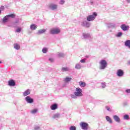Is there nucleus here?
<instances>
[{
	"instance_id": "obj_5",
	"label": "nucleus",
	"mask_w": 130,
	"mask_h": 130,
	"mask_svg": "<svg viewBox=\"0 0 130 130\" xmlns=\"http://www.w3.org/2000/svg\"><path fill=\"white\" fill-rule=\"evenodd\" d=\"M97 16V13L93 12L92 15H89L87 17V20L88 22H92V21H94L95 19H96V17Z\"/></svg>"
},
{
	"instance_id": "obj_20",
	"label": "nucleus",
	"mask_w": 130,
	"mask_h": 130,
	"mask_svg": "<svg viewBox=\"0 0 130 130\" xmlns=\"http://www.w3.org/2000/svg\"><path fill=\"white\" fill-rule=\"evenodd\" d=\"M61 71L63 73L64 72H70V71H71V69L70 67H62Z\"/></svg>"
},
{
	"instance_id": "obj_48",
	"label": "nucleus",
	"mask_w": 130,
	"mask_h": 130,
	"mask_svg": "<svg viewBox=\"0 0 130 130\" xmlns=\"http://www.w3.org/2000/svg\"><path fill=\"white\" fill-rule=\"evenodd\" d=\"M86 57L87 58H89V56H86Z\"/></svg>"
},
{
	"instance_id": "obj_23",
	"label": "nucleus",
	"mask_w": 130,
	"mask_h": 130,
	"mask_svg": "<svg viewBox=\"0 0 130 130\" xmlns=\"http://www.w3.org/2000/svg\"><path fill=\"white\" fill-rule=\"evenodd\" d=\"M107 26L108 28H115V23H108Z\"/></svg>"
},
{
	"instance_id": "obj_37",
	"label": "nucleus",
	"mask_w": 130,
	"mask_h": 130,
	"mask_svg": "<svg viewBox=\"0 0 130 130\" xmlns=\"http://www.w3.org/2000/svg\"><path fill=\"white\" fill-rule=\"evenodd\" d=\"M71 98H73V99H77L78 98V96L76 94H71Z\"/></svg>"
},
{
	"instance_id": "obj_12",
	"label": "nucleus",
	"mask_w": 130,
	"mask_h": 130,
	"mask_svg": "<svg viewBox=\"0 0 130 130\" xmlns=\"http://www.w3.org/2000/svg\"><path fill=\"white\" fill-rule=\"evenodd\" d=\"M116 75L118 77H122L124 75V73L121 69H119L117 71Z\"/></svg>"
},
{
	"instance_id": "obj_32",
	"label": "nucleus",
	"mask_w": 130,
	"mask_h": 130,
	"mask_svg": "<svg viewBox=\"0 0 130 130\" xmlns=\"http://www.w3.org/2000/svg\"><path fill=\"white\" fill-rule=\"evenodd\" d=\"M101 87L103 88V89H104V88L106 87V83L105 82H102L101 83Z\"/></svg>"
},
{
	"instance_id": "obj_41",
	"label": "nucleus",
	"mask_w": 130,
	"mask_h": 130,
	"mask_svg": "<svg viewBox=\"0 0 130 130\" xmlns=\"http://www.w3.org/2000/svg\"><path fill=\"white\" fill-rule=\"evenodd\" d=\"M125 93L127 94H130V89H126L125 90Z\"/></svg>"
},
{
	"instance_id": "obj_14",
	"label": "nucleus",
	"mask_w": 130,
	"mask_h": 130,
	"mask_svg": "<svg viewBox=\"0 0 130 130\" xmlns=\"http://www.w3.org/2000/svg\"><path fill=\"white\" fill-rule=\"evenodd\" d=\"M89 4L90 6H98L99 5L97 1H94V0H90Z\"/></svg>"
},
{
	"instance_id": "obj_2",
	"label": "nucleus",
	"mask_w": 130,
	"mask_h": 130,
	"mask_svg": "<svg viewBox=\"0 0 130 130\" xmlns=\"http://www.w3.org/2000/svg\"><path fill=\"white\" fill-rule=\"evenodd\" d=\"M15 17H16V15L14 14H11L6 15L2 19V23L3 24H6V23H8V22H9V20H10V18H11L12 19H14Z\"/></svg>"
},
{
	"instance_id": "obj_29",
	"label": "nucleus",
	"mask_w": 130,
	"mask_h": 130,
	"mask_svg": "<svg viewBox=\"0 0 130 130\" xmlns=\"http://www.w3.org/2000/svg\"><path fill=\"white\" fill-rule=\"evenodd\" d=\"M42 52L43 53H46L48 52V48L44 47L42 49Z\"/></svg>"
},
{
	"instance_id": "obj_35",
	"label": "nucleus",
	"mask_w": 130,
	"mask_h": 130,
	"mask_svg": "<svg viewBox=\"0 0 130 130\" xmlns=\"http://www.w3.org/2000/svg\"><path fill=\"white\" fill-rule=\"evenodd\" d=\"M116 36V37H121V36H122V32H118Z\"/></svg>"
},
{
	"instance_id": "obj_46",
	"label": "nucleus",
	"mask_w": 130,
	"mask_h": 130,
	"mask_svg": "<svg viewBox=\"0 0 130 130\" xmlns=\"http://www.w3.org/2000/svg\"><path fill=\"white\" fill-rule=\"evenodd\" d=\"M126 2L128 3V4L130 3V0H126Z\"/></svg>"
},
{
	"instance_id": "obj_13",
	"label": "nucleus",
	"mask_w": 130,
	"mask_h": 130,
	"mask_svg": "<svg viewBox=\"0 0 130 130\" xmlns=\"http://www.w3.org/2000/svg\"><path fill=\"white\" fill-rule=\"evenodd\" d=\"M82 36L84 39H89V38H91L92 36L90 34L83 33Z\"/></svg>"
},
{
	"instance_id": "obj_9",
	"label": "nucleus",
	"mask_w": 130,
	"mask_h": 130,
	"mask_svg": "<svg viewBox=\"0 0 130 130\" xmlns=\"http://www.w3.org/2000/svg\"><path fill=\"white\" fill-rule=\"evenodd\" d=\"M81 26H83V27H86V28H89V27L91 26V24L90 22L84 21L81 23Z\"/></svg>"
},
{
	"instance_id": "obj_22",
	"label": "nucleus",
	"mask_w": 130,
	"mask_h": 130,
	"mask_svg": "<svg viewBox=\"0 0 130 130\" xmlns=\"http://www.w3.org/2000/svg\"><path fill=\"white\" fill-rule=\"evenodd\" d=\"M50 108H51V110H56V109H57V104H54L50 106Z\"/></svg>"
},
{
	"instance_id": "obj_6",
	"label": "nucleus",
	"mask_w": 130,
	"mask_h": 130,
	"mask_svg": "<svg viewBox=\"0 0 130 130\" xmlns=\"http://www.w3.org/2000/svg\"><path fill=\"white\" fill-rule=\"evenodd\" d=\"M58 6L54 3H51L49 5V9L52 11H55L57 10Z\"/></svg>"
},
{
	"instance_id": "obj_24",
	"label": "nucleus",
	"mask_w": 130,
	"mask_h": 130,
	"mask_svg": "<svg viewBox=\"0 0 130 130\" xmlns=\"http://www.w3.org/2000/svg\"><path fill=\"white\" fill-rule=\"evenodd\" d=\"M46 32V29H40L38 30L37 34L39 35H40L41 34H43L44 33H45Z\"/></svg>"
},
{
	"instance_id": "obj_3",
	"label": "nucleus",
	"mask_w": 130,
	"mask_h": 130,
	"mask_svg": "<svg viewBox=\"0 0 130 130\" xmlns=\"http://www.w3.org/2000/svg\"><path fill=\"white\" fill-rule=\"evenodd\" d=\"M60 33V29L58 27H54L50 30V34L52 35H56Z\"/></svg>"
},
{
	"instance_id": "obj_18",
	"label": "nucleus",
	"mask_w": 130,
	"mask_h": 130,
	"mask_svg": "<svg viewBox=\"0 0 130 130\" xmlns=\"http://www.w3.org/2000/svg\"><path fill=\"white\" fill-rule=\"evenodd\" d=\"M30 89L26 90L24 92H23V96L24 97H26V96H28V95H30Z\"/></svg>"
},
{
	"instance_id": "obj_45",
	"label": "nucleus",
	"mask_w": 130,
	"mask_h": 130,
	"mask_svg": "<svg viewBox=\"0 0 130 130\" xmlns=\"http://www.w3.org/2000/svg\"><path fill=\"white\" fill-rule=\"evenodd\" d=\"M0 9L2 11H4L5 10V7L4 6H1V8H0Z\"/></svg>"
},
{
	"instance_id": "obj_49",
	"label": "nucleus",
	"mask_w": 130,
	"mask_h": 130,
	"mask_svg": "<svg viewBox=\"0 0 130 130\" xmlns=\"http://www.w3.org/2000/svg\"><path fill=\"white\" fill-rule=\"evenodd\" d=\"M2 14V10H0V15Z\"/></svg>"
},
{
	"instance_id": "obj_40",
	"label": "nucleus",
	"mask_w": 130,
	"mask_h": 130,
	"mask_svg": "<svg viewBox=\"0 0 130 130\" xmlns=\"http://www.w3.org/2000/svg\"><path fill=\"white\" fill-rule=\"evenodd\" d=\"M19 23H20V20L19 19H17L15 20L14 24H19Z\"/></svg>"
},
{
	"instance_id": "obj_7",
	"label": "nucleus",
	"mask_w": 130,
	"mask_h": 130,
	"mask_svg": "<svg viewBox=\"0 0 130 130\" xmlns=\"http://www.w3.org/2000/svg\"><path fill=\"white\" fill-rule=\"evenodd\" d=\"M81 128L84 130H88V126L89 125L88 123L85 122H81L80 124Z\"/></svg>"
},
{
	"instance_id": "obj_10",
	"label": "nucleus",
	"mask_w": 130,
	"mask_h": 130,
	"mask_svg": "<svg viewBox=\"0 0 130 130\" xmlns=\"http://www.w3.org/2000/svg\"><path fill=\"white\" fill-rule=\"evenodd\" d=\"M8 84L10 87H15L16 86V82L13 79H11L8 81Z\"/></svg>"
},
{
	"instance_id": "obj_15",
	"label": "nucleus",
	"mask_w": 130,
	"mask_h": 130,
	"mask_svg": "<svg viewBox=\"0 0 130 130\" xmlns=\"http://www.w3.org/2000/svg\"><path fill=\"white\" fill-rule=\"evenodd\" d=\"M113 119L116 121V122H118V123H119L120 122V118L117 115H114L113 116Z\"/></svg>"
},
{
	"instance_id": "obj_43",
	"label": "nucleus",
	"mask_w": 130,
	"mask_h": 130,
	"mask_svg": "<svg viewBox=\"0 0 130 130\" xmlns=\"http://www.w3.org/2000/svg\"><path fill=\"white\" fill-rule=\"evenodd\" d=\"M106 109L108 110V111H111V109H110V107H106Z\"/></svg>"
},
{
	"instance_id": "obj_52",
	"label": "nucleus",
	"mask_w": 130,
	"mask_h": 130,
	"mask_svg": "<svg viewBox=\"0 0 130 130\" xmlns=\"http://www.w3.org/2000/svg\"><path fill=\"white\" fill-rule=\"evenodd\" d=\"M29 33H31V32H29Z\"/></svg>"
},
{
	"instance_id": "obj_19",
	"label": "nucleus",
	"mask_w": 130,
	"mask_h": 130,
	"mask_svg": "<svg viewBox=\"0 0 130 130\" xmlns=\"http://www.w3.org/2000/svg\"><path fill=\"white\" fill-rule=\"evenodd\" d=\"M30 29L32 31H34V30H36V29H37V25L35 24H32L30 26Z\"/></svg>"
},
{
	"instance_id": "obj_27",
	"label": "nucleus",
	"mask_w": 130,
	"mask_h": 130,
	"mask_svg": "<svg viewBox=\"0 0 130 130\" xmlns=\"http://www.w3.org/2000/svg\"><path fill=\"white\" fill-rule=\"evenodd\" d=\"M37 112H38V109H35L30 111L31 114H35V113H37Z\"/></svg>"
},
{
	"instance_id": "obj_33",
	"label": "nucleus",
	"mask_w": 130,
	"mask_h": 130,
	"mask_svg": "<svg viewBox=\"0 0 130 130\" xmlns=\"http://www.w3.org/2000/svg\"><path fill=\"white\" fill-rule=\"evenodd\" d=\"M124 119H125L126 120H127L129 119V116L128 115H124L123 116Z\"/></svg>"
},
{
	"instance_id": "obj_28",
	"label": "nucleus",
	"mask_w": 130,
	"mask_h": 130,
	"mask_svg": "<svg viewBox=\"0 0 130 130\" xmlns=\"http://www.w3.org/2000/svg\"><path fill=\"white\" fill-rule=\"evenodd\" d=\"M79 85L80 87H85L86 86V83H85V82L81 81L79 82Z\"/></svg>"
},
{
	"instance_id": "obj_42",
	"label": "nucleus",
	"mask_w": 130,
	"mask_h": 130,
	"mask_svg": "<svg viewBox=\"0 0 130 130\" xmlns=\"http://www.w3.org/2000/svg\"><path fill=\"white\" fill-rule=\"evenodd\" d=\"M35 130L40 129V127L39 126H36L35 127Z\"/></svg>"
},
{
	"instance_id": "obj_47",
	"label": "nucleus",
	"mask_w": 130,
	"mask_h": 130,
	"mask_svg": "<svg viewBox=\"0 0 130 130\" xmlns=\"http://www.w3.org/2000/svg\"><path fill=\"white\" fill-rule=\"evenodd\" d=\"M127 63L129 66H130V60L128 61Z\"/></svg>"
},
{
	"instance_id": "obj_4",
	"label": "nucleus",
	"mask_w": 130,
	"mask_h": 130,
	"mask_svg": "<svg viewBox=\"0 0 130 130\" xmlns=\"http://www.w3.org/2000/svg\"><path fill=\"white\" fill-rule=\"evenodd\" d=\"M74 94L77 97H82V96H83V90L79 87H77L76 88V91L74 92Z\"/></svg>"
},
{
	"instance_id": "obj_34",
	"label": "nucleus",
	"mask_w": 130,
	"mask_h": 130,
	"mask_svg": "<svg viewBox=\"0 0 130 130\" xmlns=\"http://www.w3.org/2000/svg\"><path fill=\"white\" fill-rule=\"evenodd\" d=\"M22 30V28L21 27H18L17 29L15 30V32L16 33H20Z\"/></svg>"
},
{
	"instance_id": "obj_39",
	"label": "nucleus",
	"mask_w": 130,
	"mask_h": 130,
	"mask_svg": "<svg viewBox=\"0 0 130 130\" xmlns=\"http://www.w3.org/2000/svg\"><path fill=\"white\" fill-rule=\"evenodd\" d=\"M59 4L60 5H63V4H64V0H60Z\"/></svg>"
},
{
	"instance_id": "obj_51",
	"label": "nucleus",
	"mask_w": 130,
	"mask_h": 130,
	"mask_svg": "<svg viewBox=\"0 0 130 130\" xmlns=\"http://www.w3.org/2000/svg\"><path fill=\"white\" fill-rule=\"evenodd\" d=\"M0 63H2V62H1V61H0Z\"/></svg>"
},
{
	"instance_id": "obj_21",
	"label": "nucleus",
	"mask_w": 130,
	"mask_h": 130,
	"mask_svg": "<svg viewBox=\"0 0 130 130\" xmlns=\"http://www.w3.org/2000/svg\"><path fill=\"white\" fill-rule=\"evenodd\" d=\"M124 45L126 47H128L130 49V40H127L124 42Z\"/></svg>"
},
{
	"instance_id": "obj_44",
	"label": "nucleus",
	"mask_w": 130,
	"mask_h": 130,
	"mask_svg": "<svg viewBox=\"0 0 130 130\" xmlns=\"http://www.w3.org/2000/svg\"><path fill=\"white\" fill-rule=\"evenodd\" d=\"M49 61H50L51 62H53V58H49Z\"/></svg>"
},
{
	"instance_id": "obj_8",
	"label": "nucleus",
	"mask_w": 130,
	"mask_h": 130,
	"mask_svg": "<svg viewBox=\"0 0 130 130\" xmlns=\"http://www.w3.org/2000/svg\"><path fill=\"white\" fill-rule=\"evenodd\" d=\"M25 101L29 104H32V103H34V99L31 98V96H27L25 97Z\"/></svg>"
},
{
	"instance_id": "obj_17",
	"label": "nucleus",
	"mask_w": 130,
	"mask_h": 130,
	"mask_svg": "<svg viewBox=\"0 0 130 130\" xmlns=\"http://www.w3.org/2000/svg\"><path fill=\"white\" fill-rule=\"evenodd\" d=\"M59 117H60L59 113L54 114L52 116V118L53 119H57V118H59Z\"/></svg>"
},
{
	"instance_id": "obj_11",
	"label": "nucleus",
	"mask_w": 130,
	"mask_h": 130,
	"mask_svg": "<svg viewBox=\"0 0 130 130\" xmlns=\"http://www.w3.org/2000/svg\"><path fill=\"white\" fill-rule=\"evenodd\" d=\"M120 28L123 31H127L129 29V26L123 24L120 26Z\"/></svg>"
},
{
	"instance_id": "obj_31",
	"label": "nucleus",
	"mask_w": 130,
	"mask_h": 130,
	"mask_svg": "<svg viewBox=\"0 0 130 130\" xmlns=\"http://www.w3.org/2000/svg\"><path fill=\"white\" fill-rule=\"evenodd\" d=\"M57 56H58V57H63V56H64V54L63 53H57Z\"/></svg>"
},
{
	"instance_id": "obj_25",
	"label": "nucleus",
	"mask_w": 130,
	"mask_h": 130,
	"mask_svg": "<svg viewBox=\"0 0 130 130\" xmlns=\"http://www.w3.org/2000/svg\"><path fill=\"white\" fill-rule=\"evenodd\" d=\"M75 69L76 70H81L82 69V65H81V63H77L75 65Z\"/></svg>"
},
{
	"instance_id": "obj_26",
	"label": "nucleus",
	"mask_w": 130,
	"mask_h": 130,
	"mask_svg": "<svg viewBox=\"0 0 130 130\" xmlns=\"http://www.w3.org/2000/svg\"><path fill=\"white\" fill-rule=\"evenodd\" d=\"M71 80H72V78L67 77L64 79V82H65V83H69L71 82Z\"/></svg>"
},
{
	"instance_id": "obj_38",
	"label": "nucleus",
	"mask_w": 130,
	"mask_h": 130,
	"mask_svg": "<svg viewBox=\"0 0 130 130\" xmlns=\"http://www.w3.org/2000/svg\"><path fill=\"white\" fill-rule=\"evenodd\" d=\"M86 60L87 59L86 58L82 59L81 60H80V62H81V63H85V62H86Z\"/></svg>"
},
{
	"instance_id": "obj_16",
	"label": "nucleus",
	"mask_w": 130,
	"mask_h": 130,
	"mask_svg": "<svg viewBox=\"0 0 130 130\" xmlns=\"http://www.w3.org/2000/svg\"><path fill=\"white\" fill-rule=\"evenodd\" d=\"M13 46H14V48L16 50H20L21 48V46H20V44L18 43L14 44Z\"/></svg>"
},
{
	"instance_id": "obj_50",
	"label": "nucleus",
	"mask_w": 130,
	"mask_h": 130,
	"mask_svg": "<svg viewBox=\"0 0 130 130\" xmlns=\"http://www.w3.org/2000/svg\"><path fill=\"white\" fill-rule=\"evenodd\" d=\"M124 104H125V105H127V104H126V103H125Z\"/></svg>"
},
{
	"instance_id": "obj_1",
	"label": "nucleus",
	"mask_w": 130,
	"mask_h": 130,
	"mask_svg": "<svg viewBox=\"0 0 130 130\" xmlns=\"http://www.w3.org/2000/svg\"><path fill=\"white\" fill-rule=\"evenodd\" d=\"M107 68V61L106 60L102 59L99 61V69L104 70Z\"/></svg>"
},
{
	"instance_id": "obj_30",
	"label": "nucleus",
	"mask_w": 130,
	"mask_h": 130,
	"mask_svg": "<svg viewBox=\"0 0 130 130\" xmlns=\"http://www.w3.org/2000/svg\"><path fill=\"white\" fill-rule=\"evenodd\" d=\"M106 120H107V121H108V122H109V123H112V120H111V118H110L109 116H107L106 117Z\"/></svg>"
},
{
	"instance_id": "obj_36",
	"label": "nucleus",
	"mask_w": 130,
	"mask_h": 130,
	"mask_svg": "<svg viewBox=\"0 0 130 130\" xmlns=\"http://www.w3.org/2000/svg\"><path fill=\"white\" fill-rule=\"evenodd\" d=\"M70 130H77V128L75 126H71L69 128Z\"/></svg>"
}]
</instances>
